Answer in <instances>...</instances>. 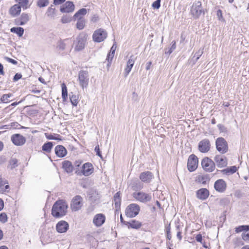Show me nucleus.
I'll use <instances>...</instances> for the list:
<instances>
[{"label": "nucleus", "mask_w": 249, "mask_h": 249, "mask_svg": "<svg viewBox=\"0 0 249 249\" xmlns=\"http://www.w3.org/2000/svg\"><path fill=\"white\" fill-rule=\"evenodd\" d=\"M67 203L63 200L56 201L52 209V214L53 216L59 218L65 215L67 212Z\"/></svg>", "instance_id": "1"}, {"label": "nucleus", "mask_w": 249, "mask_h": 249, "mask_svg": "<svg viewBox=\"0 0 249 249\" xmlns=\"http://www.w3.org/2000/svg\"><path fill=\"white\" fill-rule=\"evenodd\" d=\"M191 13L195 19L198 18L201 14H205L201 1H196L193 3L191 8Z\"/></svg>", "instance_id": "2"}, {"label": "nucleus", "mask_w": 249, "mask_h": 249, "mask_svg": "<svg viewBox=\"0 0 249 249\" xmlns=\"http://www.w3.org/2000/svg\"><path fill=\"white\" fill-rule=\"evenodd\" d=\"M215 146L216 150L221 154H224L228 151V143L222 137L217 138L215 141Z\"/></svg>", "instance_id": "3"}, {"label": "nucleus", "mask_w": 249, "mask_h": 249, "mask_svg": "<svg viewBox=\"0 0 249 249\" xmlns=\"http://www.w3.org/2000/svg\"><path fill=\"white\" fill-rule=\"evenodd\" d=\"M132 196L136 200L143 203L150 201L152 199L150 194L145 193L143 192H134L133 193Z\"/></svg>", "instance_id": "4"}, {"label": "nucleus", "mask_w": 249, "mask_h": 249, "mask_svg": "<svg viewBox=\"0 0 249 249\" xmlns=\"http://www.w3.org/2000/svg\"><path fill=\"white\" fill-rule=\"evenodd\" d=\"M140 211L139 205L135 203L129 204L125 211V215L128 217H134L137 216Z\"/></svg>", "instance_id": "5"}, {"label": "nucleus", "mask_w": 249, "mask_h": 249, "mask_svg": "<svg viewBox=\"0 0 249 249\" xmlns=\"http://www.w3.org/2000/svg\"><path fill=\"white\" fill-rule=\"evenodd\" d=\"M78 81L82 89L86 88L89 82V74L87 71H80L78 73Z\"/></svg>", "instance_id": "6"}, {"label": "nucleus", "mask_w": 249, "mask_h": 249, "mask_svg": "<svg viewBox=\"0 0 249 249\" xmlns=\"http://www.w3.org/2000/svg\"><path fill=\"white\" fill-rule=\"evenodd\" d=\"M107 34L103 29L100 28L96 30L93 35L92 38L96 42H101L104 41L107 37Z\"/></svg>", "instance_id": "7"}, {"label": "nucleus", "mask_w": 249, "mask_h": 249, "mask_svg": "<svg viewBox=\"0 0 249 249\" xmlns=\"http://www.w3.org/2000/svg\"><path fill=\"white\" fill-rule=\"evenodd\" d=\"M201 165L203 169L208 172L213 171L215 167L214 162L208 157H206L202 160Z\"/></svg>", "instance_id": "8"}, {"label": "nucleus", "mask_w": 249, "mask_h": 249, "mask_svg": "<svg viewBox=\"0 0 249 249\" xmlns=\"http://www.w3.org/2000/svg\"><path fill=\"white\" fill-rule=\"evenodd\" d=\"M83 206V198L80 196H74L71 203V208L72 211H77L81 209Z\"/></svg>", "instance_id": "9"}, {"label": "nucleus", "mask_w": 249, "mask_h": 249, "mask_svg": "<svg viewBox=\"0 0 249 249\" xmlns=\"http://www.w3.org/2000/svg\"><path fill=\"white\" fill-rule=\"evenodd\" d=\"M87 36L85 34H80L76 38L75 50L80 51L83 50L85 46Z\"/></svg>", "instance_id": "10"}, {"label": "nucleus", "mask_w": 249, "mask_h": 249, "mask_svg": "<svg viewBox=\"0 0 249 249\" xmlns=\"http://www.w3.org/2000/svg\"><path fill=\"white\" fill-rule=\"evenodd\" d=\"M211 145L210 140L208 139H204L199 142L198 149L200 152L205 153L210 151Z\"/></svg>", "instance_id": "11"}, {"label": "nucleus", "mask_w": 249, "mask_h": 249, "mask_svg": "<svg viewBox=\"0 0 249 249\" xmlns=\"http://www.w3.org/2000/svg\"><path fill=\"white\" fill-rule=\"evenodd\" d=\"M198 162L197 157L194 154L191 155L188 160L187 166L188 170L191 172L195 171L197 167Z\"/></svg>", "instance_id": "12"}, {"label": "nucleus", "mask_w": 249, "mask_h": 249, "mask_svg": "<svg viewBox=\"0 0 249 249\" xmlns=\"http://www.w3.org/2000/svg\"><path fill=\"white\" fill-rule=\"evenodd\" d=\"M215 164L220 168L226 167L227 165V159L223 156L217 155L214 158Z\"/></svg>", "instance_id": "13"}, {"label": "nucleus", "mask_w": 249, "mask_h": 249, "mask_svg": "<svg viewBox=\"0 0 249 249\" xmlns=\"http://www.w3.org/2000/svg\"><path fill=\"white\" fill-rule=\"evenodd\" d=\"M214 188L217 192L222 193L226 191L227 184L223 179H219L214 182Z\"/></svg>", "instance_id": "14"}, {"label": "nucleus", "mask_w": 249, "mask_h": 249, "mask_svg": "<svg viewBox=\"0 0 249 249\" xmlns=\"http://www.w3.org/2000/svg\"><path fill=\"white\" fill-rule=\"evenodd\" d=\"M69 229V225L68 223L64 220L59 221L56 225V230L60 233L66 232Z\"/></svg>", "instance_id": "15"}, {"label": "nucleus", "mask_w": 249, "mask_h": 249, "mask_svg": "<svg viewBox=\"0 0 249 249\" xmlns=\"http://www.w3.org/2000/svg\"><path fill=\"white\" fill-rule=\"evenodd\" d=\"M11 141L16 145H22L25 143L26 139L22 135L16 134L12 136Z\"/></svg>", "instance_id": "16"}, {"label": "nucleus", "mask_w": 249, "mask_h": 249, "mask_svg": "<svg viewBox=\"0 0 249 249\" xmlns=\"http://www.w3.org/2000/svg\"><path fill=\"white\" fill-rule=\"evenodd\" d=\"M106 216L103 213H98L96 214L93 218V223L94 225L99 227L101 226L105 222Z\"/></svg>", "instance_id": "17"}, {"label": "nucleus", "mask_w": 249, "mask_h": 249, "mask_svg": "<svg viewBox=\"0 0 249 249\" xmlns=\"http://www.w3.org/2000/svg\"><path fill=\"white\" fill-rule=\"evenodd\" d=\"M30 19V17L29 14L22 13L19 18L15 19V23L17 25H23L27 23Z\"/></svg>", "instance_id": "18"}, {"label": "nucleus", "mask_w": 249, "mask_h": 249, "mask_svg": "<svg viewBox=\"0 0 249 249\" xmlns=\"http://www.w3.org/2000/svg\"><path fill=\"white\" fill-rule=\"evenodd\" d=\"M93 167L91 163L86 162L82 165L81 172L83 175L89 176L93 172Z\"/></svg>", "instance_id": "19"}, {"label": "nucleus", "mask_w": 249, "mask_h": 249, "mask_svg": "<svg viewBox=\"0 0 249 249\" xmlns=\"http://www.w3.org/2000/svg\"><path fill=\"white\" fill-rule=\"evenodd\" d=\"M154 178V175L149 171L142 172L140 175V179L145 183H149Z\"/></svg>", "instance_id": "20"}, {"label": "nucleus", "mask_w": 249, "mask_h": 249, "mask_svg": "<svg viewBox=\"0 0 249 249\" xmlns=\"http://www.w3.org/2000/svg\"><path fill=\"white\" fill-rule=\"evenodd\" d=\"M196 196L198 199L204 200L208 197L209 191L206 188H201L196 192Z\"/></svg>", "instance_id": "21"}, {"label": "nucleus", "mask_w": 249, "mask_h": 249, "mask_svg": "<svg viewBox=\"0 0 249 249\" xmlns=\"http://www.w3.org/2000/svg\"><path fill=\"white\" fill-rule=\"evenodd\" d=\"M74 5L71 1H67L60 8V11L63 13H70L73 11Z\"/></svg>", "instance_id": "22"}, {"label": "nucleus", "mask_w": 249, "mask_h": 249, "mask_svg": "<svg viewBox=\"0 0 249 249\" xmlns=\"http://www.w3.org/2000/svg\"><path fill=\"white\" fill-rule=\"evenodd\" d=\"M9 185L6 180L1 178L0 175V192L2 193L9 192Z\"/></svg>", "instance_id": "23"}, {"label": "nucleus", "mask_w": 249, "mask_h": 249, "mask_svg": "<svg viewBox=\"0 0 249 249\" xmlns=\"http://www.w3.org/2000/svg\"><path fill=\"white\" fill-rule=\"evenodd\" d=\"M55 154L60 158L65 157L67 154L66 149L61 145H58L55 148Z\"/></svg>", "instance_id": "24"}, {"label": "nucleus", "mask_w": 249, "mask_h": 249, "mask_svg": "<svg viewBox=\"0 0 249 249\" xmlns=\"http://www.w3.org/2000/svg\"><path fill=\"white\" fill-rule=\"evenodd\" d=\"M135 63V59L133 56H131L127 62L126 67L124 70V76H127L130 72Z\"/></svg>", "instance_id": "25"}, {"label": "nucleus", "mask_w": 249, "mask_h": 249, "mask_svg": "<svg viewBox=\"0 0 249 249\" xmlns=\"http://www.w3.org/2000/svg\"><path fill=\"white\" fill-rule=\"evenodd\" d=\"M21 7L19 4H15L10 8L9 10L10 14L13 17L19 15L21 12Z\"/></svg>", "instance_id": "26"}, {"label": "nucleus", "mask_w": 249, "mask_h": 249, "mask_svg": "<svg viewBox=\"0 0 249 249\" xmlns=\"http://www.w3.org/2000/svg\"><path fill=\"white\" fill-rule=\"evenodd\" d=\"M196 180L197 182L205 185L210 181V178L207 175H200L197 176Z\"/></svg>", "instance_id": "27"}, {"label": "nucleus", "mask_w": 249, "mask_h": 249, "mask_svg": "<svg viewBox=\"0 0 249 249\" xmlns=\"http://www.w3.org/2000/svg\"><path fill=\"white\" fill-rule=\"evenodd\" d=\"M62 167L64 170L68 173H71L73 171V166L71 161L65 160L63 162Z\"/></svg>", "instance_id": "28"}, {"label": "nucleus", "mask_w": 249, "mask_h": 249, "mask_svg": "<svg viewBox=\"0 0 249 249\" xmlns=\"http://www.w3.org/2000/svg\"><path fill=\"white\" fill-rule=\"evenodd\" d=\"M126 225H127L128 228L135 229H138L140 228L142 225L141 222L135 220H133L130 222H127Z\"/></svg>", "instance_id": "29"}, {"label": "nucleus", "mask_w": 249, "mask_h": 249, "mask_svg": "<svg viewBox=\"0 0 249 249\" xmlns=\"http://www.w3.org/2000/svg\"><path fill=\"white\" fill-rule=\"evenodd\" d=\"M120 192H117L114 196V202L115 208H119L121 203V197Z\"/></svg>", "instance_id": "30"}, {"label": "nucleus", "mask_w": 249, "mask_h": 249, "mask_svg": "<svg viewBox=\"0 0 249 249\" xmlns=\"http://www.w3.org/2000/svg\"><path fill=\"white\" fill-rule=\"evenodd\" d=\"M69 41V39H66L58 41L56 46V49L60 51L64 50L67 46V43L66 42H68Z\"/></svg>", "instance_id": "31"}, {"label": "nucleus", "mask_w": 249, "mask_h": 249, "mask_svg": "<svg viewBox=\"0 0 249 249\" xmlns=\"http://www.w3.org/2000/svg\"><path fill=\"white\" fill-rule=\"evenodd\" d=\"M87 13V10L85 8H82L78 10L74 15V18L76 19H79V18H83V16Z\"/></svg>", "instance_id": "32"}, {"label": "nucleus", "mask_w": 249, "mask_h": 249, "mask_svg": "<svg viewBox=\"0 0 249 249\" xmlns=\"http://www.w3.org/2000/svg\"><path fill=\"white\" fill-rule=\"evenodd\" d=\"M24 31V29L22 27H13L10 29L11 32L16 34L19 37L23 36Z\"/></svg>", "instance_id": "33"}, {"label": "nucleus", "mask_w": 249, "mask_h": 249, "mask_svg": "<svg viewBox=\"0 0 249 249\" xmlns=\"http://www.w3.org/2000/svg\"><path fill=\"white\" fill-rule=\"evenodd\" d=\"M62 88V98L63 101H66L67 99L68 92L67 88L65 84L63 83L61 84Z\"/></svg>", "instance_id": "34"}, {"label": "nucleus", "mask_w": 249, "mask_h": 249, "mask_svg": "<svg viewBox=\"0 0 249 249\" xmlns=\"http://www.w3.org/2000/svg\"><path fill=\"white\" fill-rule=\"evenodd\" d=\"M53 146V144L52 142H47L45 143L42 147V149L43 151H44L46 152L49 153L51 152Z\"/></svg>", "instance_id": "35"}, {"label": "nucleus", "mask_w": 249, "mask_h": 249, "mask_svg": "<svg viewBox=\"0 0 249 249\" xmlns=\"http://www.w3.org/2000/svg\"><path fill=\"white\" fill-rule=\"evenodd\" d=\"M77 22L76 23V28L78 30H82L85 26V20L84 18H79V19H77Z\"/></svg>", "instance_id": "36"}, {"label": "nucleus", "mask_w": 249, "mask_h": 249, "mask_svg": "<svg viewBox=\"0 0 249 249\" xmlns=\"http://www.w3.org/2000/svg\"><path fill=\"white\" fill-rule=\"evenodd\" d=\"M17 2H18V4H19L21 7H22L24 9H26L29 8V6L28 5V0H16Z\"/></svg>", "instance_id": "37"}, {"label": "nucleus", "mask_w": 249, "mask_h": 249, "mask_svg": "<svg viewBox=\"0 0 249 249\" xmlns=\"http://www.w3.org/2000/svg\"><path fill=\"white\" fill-rule=\"evenodd\" d=\"M49 4V0H38L36 5L40 8H42L48 6Z\"/></svg>", "instance_id": "38"}, {"label": "nucleus", "mask_w": 249, "mask_h": 249, "mask_svg": "<svg viewBox=\"0 0 249 249\" xmlns=\"http://www.w3.org/2000/svg\"><path fill=\"white\" fill-rule=\"evenodd\" d=\"M46 14L48 17H53L55 15V8L53 7V5L49 7L46 13Z\"/></svg>", "instance_id": "39"}, {"label": "nucleus", "mask_w": 249, "mask_h": 249, "mask_svg": "<svg viewBox=\"0 0 249 249\" xmlns=\"http://www.w3.org/2000/svg\"><path fill=\"white\" fill-rule=\"evenodd\" d=\"M70 99L71 102L73 106H77L78 101V97L76 95L74 94H70Z\"/></svg>", "instance_id": "40"}, {"label": "nucleus", "mask_w": 249, "mask_h": 249, "mask_svg": "<svg viewBox=\"0 0 249 249\" xmlns=\"http://www.w3.org/2000/svg\"><path fill=\"white\" fill-rule=\"evenodd\" d=\"M203 53V49H200L196 52L194 55V58L196 57L195 60L194 61V64L195 63L199 58V57L202 55Z\"/></svg>", "instance_id": "41"}, {"label": "nucleus", "mask_w": 249, "mask_h": 249, "mask_svg": "<svg viewBox=\"0 0 249 249\" xmlns=\"http://www.w3.org/2000/svg\"><path fill=\"white\" fill-rule=\"evenodd\" d=\"M45 135L46 137V138L48 140H61V139L60 138L56 137L55 136L57 135V136L59 137V135L57 134H54L52 135L51 134H48V133H45Z\"/></svg>", "instance_id": "42"}, {"label": "nucleus", "mask_w": 249, "mask_h": 249, "mask_svg": "<svg viewBox=\"0 0 249 249\" xmlns=\"http://www.w3.org/2000/svg\"><path fill=\"white\" fill-rule=\"evenodd\" d=\"M12 96V94L11 93L3 94L0 98V100L3 103H7L8 102V98Z\"/></svg>", "instance_id": "43"}, {"label": "nucleus", "mask_w": 249, "mask_h": 249, "mask_svg": "<svg viewBox=\"0 0 249 249\" xmlns=\"http://www.w3.org/2000/svg\"><path fill=\"white\" fill-rule=\"evenodd\" d=\"M9 166L11 169L15 168L18 166V160L16 159H12L9 162Z\"/></svg>", "instance_id": "44"}, {"label": "nucleus", "mask_w": 249, "mask_h": 249, "mask_svg": "<svg viewBox=\"0 0 249 249\" xmlns=\"http://www.w3.org/2000/svg\"><path fill=\"white\" fill-rule=\"evenodd\" d=\"M233 242L235 245V247L240 246L244 245V243L242 242L240 238H236L233 240Z\"/></svg>", "instance_id": "45"}, {"label": "nucleus", "mask_w": 249, "mask_h": 249, "mask_svg": "<svg viewBox=\"0 0 249 249\" xmlns=\"http://www.w3.org/2000/svg\"><path fill=\"white\" fill-rule=\"evenodd\" d=\"M71 20V18L69 16H64L61 18V21L63 23L70 22Z\"/></svg>", "instance_id": "46"}, {"label": "nucleus", "mask_w": 249, "mask_h": 249, "mask_svg": "<svg viewBox=\"0 0 249 249\" xmlns=\"http://www.w3.org/2000/svg\"><path fill=\"white\" fill-rule=\"evenodd\" d=\"M7 221V216L5 213L0 214V221L4 223Z\"/></svg>", "instance_id": "47"}, {"label": "nucleus", "mask_w": 249, "mask_h": 249, "mask_svg": "<svg viewBox=\"0 0 249 249\" xmlns=\"http://www.w3.org/2000/svg\"><path fill=\"white\" fill-rule=\"evenodd\" d=\"M241 236L243 240L249 242V232H243Z\"/></svg>", "instance_id": "48"}, {"label": "nucleus", "mask_w": 249, "mask_h": 249, "mask_svg": "<svg viewBox=\"0 0 249 249\" xmlns=\"http://www.w3.org/2000/svg\"><path fill=\"white\" fill-rule=\"evenodd\" d=\"M160 1L161 0H156L152 3V6L155 9H159L160 6Z\"/></svg>", "instance_id": "49"}, {"label": "nucleus", "mask_w": 249, "mask_h": 249, "mask_svg": "<svg viewBox=\"0 0 249 249\" xmlns=\"http://www.w3.org/2000/svg\"><path fill=\"white\" fill-rule=\"evenodd\" d=\"M226 171L228 173H231V174H233V173H235L236 172L237 168L235 166H231V167L229 168H227L226 169Z\"/></svg>", "instance_id": "50"}, {"label": "nucleus", "mask_w": 249, "mask_h": 249, "mask_svg": "<svg viewBox=\"0 0 249 249\" xmlns=\"http://www.w3.org/2000/svg\"><path fill=\"white\" fill-rule=\"evenodd\" d=\"M136 185L133 186L134 189H141L143 188V184L140 181H138L135 183Z\"/></svg>", "instance_id": "51"}, {"label": "nucleus", "mask_w": 249, "mask_h": 249, "mask_svg": "<svg viewBox=\"0 0 249 249\" xmlns=\"http://www.w3.org/2000/svg\"><path fill=\"white\" fill-rule=\"evenodd\" d=\"M94 151L96 152L97 155H98L99 157L102 158V155H101V152L100 151V148H99V145H97L95 146Z\"/></svg>", "instance_id": "52"}, {"label": "nucleus", "mask_w": 249, "mask_h": 249, "mask_svg": "<svg viewBox=\"0 0 249 249\" xmlns=\"http://www.w3.org/2000/svg\"><path fill=\"white\" fill-rule=\"evenodd\" d=\"M217 127L218 128L220 132H224L226 131V127L222 124H218L217 125Z\"/></svg>", "instance_id": "53"}, {"label": "nucleus", "mask_w": 249, "mask_h": 249, "mask_svg": "<svg viewBox=\"0 0 249 249\" xmlns=\"http://www.w3.org/2000/svg\"><path fill=\"white\" fill-rule=\"evenodd\" d=\"M22 77V75L20 73H16L13 78V81L14 82L17 81Z\"/></svg>", "instance_id": "54"}, {"label": "nucleus", "mask_w": 249, "mask_h": 249, "mask_svg": "<svg viewBox=\"0 0 249 249\" xmlns=\"http://www.w3.org/2000/svg\"><path fill=\"white\" fill-rule=\"evenodd\" d=\"M216 15L219 20H221L223 19L222 17V13L221 10L219 9L217 10Z\"/></svg>", "instance_id": "55"}, {"label": "nucleus", "mask_w": 249, "mask_h": 249, "mask_svg": "<svg viewBox=\"0 0 249 249\" xmlns=\"http://www.w3.org/2000/svg\"><path fill=\"white\" fill-rule=\"evenodd\" d=\"M243 228H244V225L239 226L238 227H237L235 229V231L236 233H239L240 232L243 231Z\"/></svg>", "instance_id": "56"}, {"label": "nucleus", "mask_w": 249, "mask_h": 249, "mask_svg": "<svg viewBox=\"0 0 249 249\" xmlns=\"http://www.w3.org/2000/svg\"><path fill=\"white\" fill-rule=\"evenodd\" d=\"M196 240L197 242H200L201 243H202V235L200 234H197L196 236Z\"/></svg>", "instance_id": "57"}, {"label": "nucleus", "mask_w": 249, "mask_h": 249, "mask_svg": "<svg viewBox=\"0 0 249 249\" xmlns=\"http://www.w3.org/2000/svg\"><path fill=\"white\" fill-rule=\"evenodd\" d=\"M5 59L9 62L16 65L17 64V61L14 59H13L12 58H9V57H5Z\"/></svg>", "instance_id": "58"}, {"label": "nucleus", "mask_w": 249, "mask_h": 249, "mask_svg": "<svg viewBox=\"0 0 249 249\" xmlns=\"http://www.w3.org/2000/svg\"><path fill=\"white\" fill-rule=\"evenodd\" d=\"M177 229L178 230V231L177 232V236L179 240H181L182 239V236H181V232L179 230V226H178L177 227Z\"/></svg>", "instance_id": "59"}, {"label": "nucleus", "mask_w": 249, "mask_h": 249, "mask_svg": "<svg viewBox=\"0 0 249 249\" xmlns=\"http://www.w3.org/2000/svg\"><path fill=\"white\" fill-rule=\"evenodd\" d=\"M66 0H54L53 4L55 5H58L64 2Z\"/></svg>", "instance_id": "60"}, {"label": "nucleus", "mask_w": 249, "mask_h": 249, "mask_svg": "<svg viewBox=\"0 0 249 249\" xmlns=\"http://www.w3.org/2000/svg\"><path fill=\"white\" fill-rule=\"evenodd\" d=\"M4 207V202L3 200L0 198V211L3 209Z\"/></svg>", "instance_id": "61"}, {"label": "nucleus", "mask_w": 249, "mask_h": 249, "mask_svg": "<svg viewBox=\"0 0 249 249\" xmlns=\"http://www.w3.org/2000/svg\"><path fill=\"white\" fill-rule=\"evenodd\" d=\"M113 57H112L111 55H109V53L107 54V60L108 62L110 63L113 59Z\"/></svg>", "instance_id": "62"}, {"label": "nucleus", "mask_w": 249, "mask_h": 249, "mask_svg": "<svg viewBox=\"0 0 249 249\" xmlns=\"http://www.w3.org/2000/svg\"><path fill=\"white\" fill-rule=\"evenodd\" d=\"M0 74L1 75L4 74V72L3 71V67L1 63H0Z\"/></svg>", "instance_id": "63"}, {"label": "nucleus", "mask_w": 249, "mask_h": 249, "mask_svg": "<svg viewBox=\"0 0 249 249\" xmlns=\"http://www.w3.org/2000/svg\"><path fill=\"white\" fill-rule=\"evenodd\" d=\"M151 64H152V62H148L147 63H146V69L147 70H148L150 69V67H151Z\"/></svg>", "instance_id": "64"}]
</instances>
